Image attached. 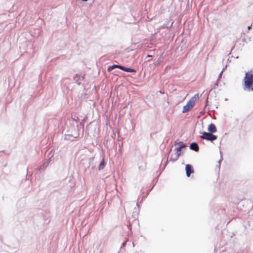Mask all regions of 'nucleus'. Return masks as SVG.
I'll return each instance as SVG.
<instances>
[{
  "mask_svg": "<svg viewBox=\"0 0 253 253\" xmlns=\"http://www.w3.org/2000/svg\"><path fill=\"white\" fill-rule=\"evenodd\" d=\"M244 82V89L248 91H253V69L246 73Z\"/></svg>",
  "mask_w": 253,
  "mask_h": 253,
  "instance_id": "nucleus-1",
  "label": "nucleus"
},
{
  "mask_svg": "<svg viewBox=\"0 0 253 253\" xmlns=\"http://www.w3.org/2000/svg\"><path fill=\"white\" fill-rule=\"evenodd\" d=\"M199 99L198 93L195 94L183 107L182 113H184L190 111L194 106L195 102Z\"/></svg>",
  "mask_w": 253,
  "mask_h": 253,
  "instance_id": "nucleus-2",
  "label": "nucleus"
},
{
  "mask_svg": "<svg viewBox=\"0 0 253 253\" xmlns=\"http://www.w3.org/2000/svg\"><path fill=\"white\" fill-rule=\"evenodd\" d=\"M200 137L208 141H212L217 139V136L211 132H203Z\"/></svg>",
  "mask_w": 253,
  "mask_h": 253,
  "instance_id": "nucleus-3",
  "label": "nucleus"
},
{
  "mask_svg": "<svg viewBox=\"0 0 253 253\" xmlns=\"http://www.w3.org/2000/svg\"><path fill=\"white\" fill-rule=\"evenodd\" d=\"M180 154L181 152L177 150H175L174 149L173 151L170 154L169 160L172 162L176 161L179 158Z\"/></svg>",
  "mask_w": 253,
  "mask_h": 253,
  "instance_id": "nucleus-4",
  "label": "nucleus"
},
{
  "mask_svg": "<svg viewBox=\"0 0 253 253\" xmlns=\"http://www.w3.org/2000/svg\"><path fill=\"white\" fill-rule=\"evenodd\" d=\"M185 170H186V175L188 177H189L190 174L194 172V170L192 169V166L190 165H186Z\"/></svg>",
  "mask_w": 253,
  "mask_h": 253,
  "instance_id": "nucleus-5",
  "label": "nucleus"
},
{
  "mask_svg": "<svg viewBox=\"0 0 253 253\" xmlns=\"http://www.w3.org/2000/svg\"><path fill=\"white\" fill-rule=\"evenodd\" d=\"M208 130L211 133H214L217 131L216 127L213 124H211L209 125Z\"/></svg>",
  "mask_w": 253,
  "mask_h": 253,
  "instance_id": "nucleus-6",
  "label": "nucleus"
},
{
  "mask_svg": "<svg viewBox=\"0 0 253 253\" xmlns=\"http://www.w3.org/2000/svg\"><path fill=\"white\" fill-rule=\"evenodd\" d=\"M190 148L196 152L198 151L199 150L198 144L195 142H193L190 144Z\"/></svg>",
  "mask_w": 253,
  "mask_h": 253,
  "instance_id": "nucleus-7",
  "label": "nucleus"
},
{
  "mask_svg": "<svg viewBox=\"0 0 253 253\" xmlns=\"http://www.w3.org/2000/svg\"><path fill=\"white\" fill-rule=\"evenodd\" d=\"M178 146L175 148V150H177L181 152V150L182 148H184L185 147V144L182 142H179L177 143Z\"/></svg>",
  "mask_w": 253,
  "mask_h": 253,
  "instance_id": "nucleus-8",
  "label": "nucleus"
},
{
  "mask_svg": "<svg viewBox=\"0 0 253 253\" xmlns=\"http://www.w3.org/2000/svg\"><path fill=\"white\" fill-rule=\"evenodd\" d=\"M121 70L124 71H126L127 72H135V70L134 69H131L130 68H126L123 66H122V68H121Z\"/></svg>",
  "mask_w": 253,
  "mask_h": 253,
  "instance_id": "nucleus-9",
  "label": "nucleus"
},
{
  "mask_svg": "<svg viewBox=\"0 0 253 253\" xmlns=\"http://www.w3.org/2000/svg\"><path fill=\"white\" fill-rule=\"evenodd\" d=\"M118 68L121 69V68H122V65H114L113 66H109L108 68V71L109 72H110L113 69H114V68Z\"/></svg>",
  "mask_w": 253,
  "mask_h": 253,
  "instance_id": "nucleus-10",
  "label": "nucleus"
},
{
  "mask_svg": "<svg viewBox=\"0 0 253 253\" xmlns=\"http://www.w3.org/2000/svg\"><path fill=\"white\" fill-rule=\"evenodd\" d=\"M104 165H105L104 162V161H102L100 163V165H99V169L100 170V169H103L104 168Z\"/></svg>",
  "mask_w": 253,
  "mask_h": 253,
  "instance_id": "nucleus-11",
  "label": "nucleus"
},
{
  "mask_svg": "<svg viewBox=\"0 0 253 253\" xmlns=\"http://www.w3.org/2000/svg\"><path fill=\"white\" fill-rule=\"evenodd\" d=\"M252 25L249 26L248 27V29L250 30L252 29Z\"/></svg>",
  "mask_w": 253,
  "mask_h": 253,
  "instance_id": "nucleus-12",
  "label": "nucleus"
},
{
  "mask_svg": "<svg viewBox=\"0 0 253 253\" xmlns=\"http://www.w3.org/2000/svg\"><path fill=\"white\" fill-rule=\"evenodd\" d=\"M82 1H87V0H82Z\"/></svg>",
  "mask_w": 253,
  "mask_h": 253,
  "instance_id": "nucleus-13",
  "label": "nucleus"
},
{
  "mask_svg": "<svg viewBox=\"0 0 253 253\" xmlns=\"http://www.w3.org/2000/svg\"><path fill=\"white\" fill-rule=\"evenodd\" d=\"M148 56V57H152V56H151V55H148V56Z\"/></svg>",
  "mask_w": 253,
  "mask_h": 253,
  "instance_id": "nucleus-14",
  "label": "nucleus"
}]
</instances>
